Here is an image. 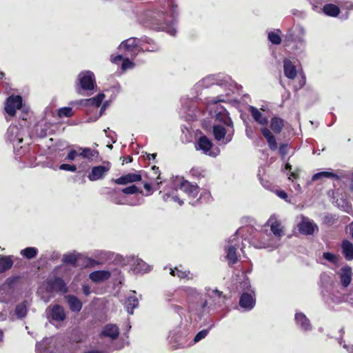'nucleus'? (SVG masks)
<instances>
[{
  "instance_id": "1",
  "label": "nucleus",
  "mask_w": 353,
  "mask_h": 353,
  "mask_svg": "<svg viewBox=\"0 0 353 353\" xmlns=\"http://www.w3.org/2000/svg\"><path fill=\"white\" fill-rule=\"evenodd\" d=\"M219 101L211 100L208 102L209 114L214 123L212 128L214 137L219 144L230 143L234 135L233 122L226 109L219 103Z\"/></svg>"
},
{
  "instance_id": "2",
  "label": "nucleus",
  "mask_w": 353,
  "mask_h": 353,
  "mask_svg": "<svg viewBox=\"0 0 353 353\" xmlns=\"http://www.w3.org/2000/svg\"><path fill=\"white\" fill-rule=\"evenodd\" d=\"M173 190L163 195V199L165 201H173L178 203L180 205L183 203L180 198L179 191L185 193L190 198L196 197L199 188L196 185L192 184L189 181L184 180L183 178L176 177L173 181Z\"/></svg>"
},
{
  "instance_id": "3",
  "label": "nucleus",
  "mask_w": 353,
  "mask_h": 353,
  "mask_svg": "<svg viewBox=\"0 0 353 353\" xmlns=\"http://www.w3.org/2000/svg\"><path fill=\"white\" fill-rule=\"evenodd\" d=\"M267 225L270 226L271 232L273 233L274 238L270 239L268 242L264 243L263 248H276L279 245V243L281 237L285 235L284 227L281 221L275 214H272L268 219Z\"/></svg>"
},
{
  "instance_id": "4",
  "label": "nucleus",
  "mask_w": 353,
  "mask_h": 353,
  "mask_svg": "<svg viewBox=\"0 0 353 353\" xmlns=\"http://www.w3.org/2000/svg\"><path fill=\"white\" fill-rule=\"evenodd\" d=\"M119 50L123 51L126 55L135 57L139 52H143V41L140 39L131 37L121 42Z\"/></svg>"
},
{
  "instance_id": "5",
  "label": "nucleus",
  "mask_w": 353,
  "mask_h": 353,
  "mask_svg": "<svg viewBox=\"0 0 353 353\" xmlns=\"http://www.w3.org/2000/svg\"><path fill=\"white\" fill-rule=\"evenodd\" d=\"M241 239L239 236V231L231 236L225 246L226 258L230 263L234 264L237 262L238 258L236 250L240 248Z\"/></svg>"
},
{
  "instance_id": "6",
  "label": "nucleus",
  "mask_w": 353,
  "mask_h": 353,
  "mask_svg": "<svg viewBox=\"0 0 353 353\" xmlns=\"http://www.w3.org/2000/svg\"><path fill=\"white\" fill-rule=\"evenodd\" d=\"M241 285L248 292H245L241 294L239 305L245 310H250L255 305L254 292L250 289L251 286L248 279L245 280Z\"/></svg>"
},
{
  "instance_id": "7",
  "label": "nucleus",
  "mask_w": 353,
  "mask_h": 353,
  "mask_svg": "<svg viewBox=\"0 0 353 353\" xmlns=\"http://www.w3.org/2000/svg\"><path fill=\"white\" fill-rule=\"evenodd\" d=\"M77 82V85L83 90H92L96 86L94 74L90 70L80 72Z\"/></svg>"
},
{
  "instance_id": "8",
  "label": "nucleus",
  "mask_w": 353,
  "mask_h": 353,
  "mask_svg": "<svg viewBox=\"0 0 353 353\" xmlns=\"http://www.w3.org/2000/svg\"><path fill=\"white\" fill-rule=\"evenodd\" d=\"M23 109L22 98L19 95H12L9 97L6 102L5 112L10 117H14L16 114L17 110Z\"/></svg>"
},
{
  "instance_id": "9",
  "label": "nucleus",
  "mask_w": 353,
  "mask_h": 353,
  "mask_svg": "<svg viewBox=\"0 0 353 353\" xmlns=\"http://www.w3.org/2000/svg\"><path fill=\"white\" fill-rule=\"evenodd\" d=\"M196 150H201L205 154L209 155L212 157H216L219 152V149L212 150V143L205 136H201L199 138L197 143L195 145Z\"/></svg>"
},
{
  "instance_id": "10",
  "label": "nucleus",
  "mask_w": 353,
  "mask_h": 353,
  "mask_svg": "<svg viewBox=\"0 0 353 353\" xmlns=\"http://www.w3.org/2000/svg\"><path fill=\"white\" fill-rule=\"evenodd\" d=\"M301 221L299 222L297 226L299 231L305 235H312L314 232L319 230L318 225L308 217L303 215L300 216Z\"/></svg>"
},
{
  "instance_id": "11",
  "label": "nucleus",
  "mask_w": 353,
  "mask_h": 353,
  "mask_svg": "<svg viewBox=\"0 0 353 353\" xmlns=\"http://www.w3.org/2000/svg\"><path fill=\"white\" fill-rule=\"evenodd\" d=\"M110 169V165L108 163L105 165L94 166L88 174L90 181H95L103 179Z\"/></svg>"
},
{
  "instance_id": "12",
  "label": "nucleus",
  "mask_w": 353,
  "mask_h": 353,
  "mask_svg": "<svg viewBox=\"0 0 353 353\" xmlns=\"http://www.w3.org/2000/svg\"><path fill=\"white\" fill-rule=\"evenodd\" d=\"M176 14V7L172 6L171 8V13L165 17L164 24L160 28L161 30L167 32L172 36H174L176 30L174 26L175 16Z\"/></svg>"
},
{
  "instance_id": "13",
  "label": "nucleus",
  "mask_w": 353,
  "mask_h": 353,
  "mask_svg": "<svg viewBox=\"0 0 353 353\" xmlns=\"http://www.w3.org/2000/svg\"><path fill=\"white\" fill-rule=\"evenodd\" d=\"M49 317L57 322H61L65 319V314L63 308L59 305H54L48 307Z\"/></svg>"
},
{
  "instance_id": "14",
  "label": "nucleus",
  "mask_w": 353,
  "mask_h": 353,
  "mask_svg": "<svg viewBox=\"0 0 353 353\" xmlns=\"http://www.w3.org/2000/svg\"><path fill=\"white\" fill-rule=\"evenodd\" d=\"M48 286L50 290L53 291L60 292L62 293H65L68 292V288L65 283L60 278L50 279L48 281Z\"/></svg>"
},
{
  "instance_id": "15",
  "label": "nucleus",
  "mask_w": 353,
  "mask_h": 353,
  "mask_svg": "<svg viewBox=\"0 0 353 353\" xmlns=\"http://www.w3.org/2000/svg\"><path fill=\"white\" fill-rule=\"evenodd\" d=\"M141 180V176L137 173H128L118 179H114V182L119 185H125L128 183L139 181Z\"/></svg>"
},
{
  "instance_id": "16",
  "label": "nucleus",
  "mask_w": 353,
  "mask_h": 353,
  "mask_svg": "<svg viewBox=\"0 0 353 353\" xmlns=\"http://www.w3.org/2000/svg\"><path fill=\"white\" fill-rule=\"evenodd\" d=\"M105 98L103 93L99 94L97 97L87 99H82L79 101L72 102V103H79L85 106H94L98 108L101 104V102Z\"/></svg>"
},
{
  "instance_id": "17",
  "label": "nucleus",
  "mask_w": 353,
  "mask_h": 353,
  "mask_svg": "<svg viewBox=\"0 0 353 353\" xmlns=\"http://www.w3.org/2000/svg\"><path fill=\"white\" fill-rule=\"evenodd\" d=\"M110 272L108 270L94 271L90 274L89 278L95 283H100L108 280L110 277Z\"/></svg>"
},
{
  "instance_id": "18",
  "label": "nucleus",
  "mask_w": 353,
  "mask_h": 353,
  "mask_svg": "<svg viewBox=\"0 0 353 353\" xmlns=\"http://www.w3.org/2000/svg\"><path fill=\"white\" fill-rule=\"evenodd\" d=\"M296 323L300 328L304 331H308L311 330V325L309 319L306 316L301 312L296 313L295 314Z\"/></svg>"
},
{
  "instance_id": "19",
  "label": "nucleus",
  "mask_w": 353,
  "mask_h": 353,
  "mask_svg": "<svg viewBox=\"0 0 353 353\" xmlns=\"http://www.w3.org/2000/svg\"><path fill=\"white\" fill-rule=\"evenodd\" d=\"M283 68L285 76L290 79H294L296 74V69L295 65L289 59H284L283 61Z\"/></svg>"
},
{
  "instance_id": "20",
  "label": "nucleus",
  "mask_w": 353,
  "mask_h": 353,
  "mask_svg": "<svg viewBox=\"0 0 353 353\" xmlns=\"http://www.w3.org/2000/svg\"><path fill=\"white\" fill-rule=\"evenodd\" d=\"M249 111L256 122L262 125H265L268 124V118L263 115L256 108L250 106L249 108Z\"/></svg>"
},
{
  "instance_id": "21",
  "label": "nucleus",
  "mask_w": 353,
  "mask_h": 353,
  "mask_svg": "<svg viewBox=\"0 0 353 353\" xmlns=\"http://www.w3.org/2000/svg\"><path fill=\"white\" fill-rule=\"evenodd\" d=\"M262 134L266 139L269 148L272 150L277 149V143L275 137L272 134L270 130L267 128H263L261 130Z\"/></svg>"
},
{
  "instance_id": "22",
  "label": "nucleus",
  "mask_w": 353,
  "mask_h": 353,
  "mask_svg": "<svg viewBox=\"0 0 353 353\" xmlns=\"http://www.w3.org/2000/svg\"><path fill=\"white\" fill-rule=\"evenodd\" d=\"M119 334V328L116 325L108 324L105 325L102 331V335L115 339L118 337Z\"/></svg>"
},
{
  "instance_id": "23",
  "label": "nucleus",
  "mask_w": 353,
  "mask_h": 353,
  "mask_svg": "<svg viewBox=\"0 0 353 353\" xmlns=\"http://www.w3.org/2000/svg\"><path fill=\"white\" fill-rule=\"evenodd\" d=\"M341 282L343 287H347L352 281V270L345 266L341 269Z\"/></svg>"
},
{
  "instance_id": "24",
  "label": "nucleus",
  "mask_w": 353,
  "mask_h": 353,
  "mask_svg": "<svg viewBox=\"0 0 353 353\" xmlns=\"http://www.w3.org/2000/svg\"><path fill=\"white\" fill-rule=\"evenodd\" d=\"M70 309L72 312H79L82 308V303L81 301L75 296L68 295L65 296Z\"/></svg>"
},
{
  "instance_id": "25",
  "label": "nucleus",
  "mask_w": 353,
  "mask_h": 353,
  "mask_svg": "<svg viewBox=\"0 0 353 353\" xmlns=\"http://www.w3.org/2000/svg\"><path fill=\"white\" fill-rule=\"evenodd\" d=\"M123 60V63L121 65V69L123 70H126L128 69H132L134 67V63L131 61L128 58L123 59L122 55H117L115 57H112V61L114 63H117L119 61Z\"/></svg>"
},
{
  "instance_id": "26",
  "label": "nucleus",
  "mask_w": 353,
  "mask_h": 353,
  "mask_svg": "<svg viewBox=\"0 0 353 353\" xmlns=\"http://www.w3.org/2000/svg\"><path fill=\"white\" fill-rule=\"evenodd\" d=\"M343 253L347 260L353 259V243L350 241L345 240L342 242Z\"/></svg>"
},
{
  "instance_id": "27",
  "label": "nucleus",
  "mask_w": 353,
  "mask_h": 353,
  "mask_svg": "<svg viewBox=\"0 0 353 353\" xmlns=\"http://www.w3.org/2000/svg\"><path fill=\"white\" fill-rule=\"evenodd\" d=\"M212 301L214 302V307H221L225 303V296H223L222 292L215 290H213L211 294Z\"/></svg>"
},
{
  "instance_id": "28",
  "label": "nucleus",
  "mask_w": 353,
  "mask_h": 353,
  "mask_svg": "<svg viewBox=\"0 0 353 353\" xmlns=\"http://www.w3.org/2000/svg\"><path fill=\"white\" fill-rule=\"evenodd\" d=\"M132 293L133 295L129 296L125 301L127 312L130 314H133V310L139 305V301L134 296L135 292H133Z\"/></svg>"
},
{
  "instance_id": "29",
  "label": "nucleus",
  "mask_w": 353,
  "mask_h": 353,
  "mask_svg": "<svg viewBox=\"0 0 353 353\" xmlns=\"http://www.w3.org/2000/svg\"><path fill=\"white\" fill-rule=\"evenodd\" d=\"M134 271L137 272H147L150 267L143 261L140 259H134Z\"/></svg>"
},
{
  "instance_id": "30",
  "label": "nucleus",
  "mask_w": 353,
  "mask_h": 353,
  "mask_svg": "<svg viewBox=\"0 0 353 353\" xmlns=\"http://www.w3.org/2000/svg\"><path fill=\"white\" fill-rule=\"evenodd\" d=\"M323 12L330 17H336L339 14V8L336 5L329 3L323 7Z\"/></svg>"
},
{
  "instance_id": "31",
  "label": "nucleus",
  "mask_w": 353,
  "mask_h": 353,
  "mask_svg": "<svg viewBox=\"0 0 353 353\" xmlns=\"http://www.w3.org/2000/svg\"><path fill=\"white\" fill-rule=\"evenodd\" d=\"M283 127V121L279 117H274L271 120L270 128L275 133H280Z\"/></svg>"
},
{
  "instance_id": "32",
  "label": "nucleus",
  "mask_w": 353,
  "mask_h": 353,
  "mask_svg": "<svg viewBox=\"0 0 353 353\" xmlns=\"http://www.w3.org/2000/svg\"><path fill=\"white\" fill-rule=\"evenodd\" d=\"M170 274L174 276H178L180 279H192V274L189 271H183L179 268L170 269Z\"/></svg>"
},
{
  "instance_id": "33",
  "label": "nucleus",
  "mask_w": 353,
  "mask_h": 353,
  "mask_svg": "<svg viewBox=\"0 0 353 353\" xmlns=\"http://www.w3.org/2000/svg\"><path fill=\"white\" fill-rule=\"evenodd\" d=\"M38 253V250L34 247H28L23 250H21L20 252L21 255L26 257L28 259H31L34 258Z\"/></svg>"
},
{
  "instance_id": "34",
  "label": "nucleus",
  "mask_w": 353,
  "mask_h": 353,
  "mask_svg": "<svg viewBox=\"0 0 353 353\" xmlns=\"http://www.w3.org/2000/svg\"><path fill=\"white\" fill-rule=\"evenodd\" d=\"M112 201L117 205H138L142 203V199H137L135 201H124L121 199H120L118 196H115L112 199Z\"/></svg>"
},
{
  "instance_id": "35",
  "label": "nucleus",
  "mask_w": 353,
  "mask_h": 353,
  "mask_svg": "<svg viewBox=\"0 0 353 353\" xmlns=\"http://www.w3.org/2000/svg\"><path fill=\"white\" fill-rule=\"evenodd\" d=\"M79 156L82 157L84 159H87L88 160H92V158L96 155L97 152L91 150L88 148H79Z\"/></svg>"
},
{
  "instance_id": "36",
  "label": "nucleus",
  "mask_w": 353,
  "mask_h": 353,
  "mask_svg": "<svg viewBox=\"0 0 353 353\" xmlns=\"http://www.w3.org/2000/svg\"><path fill=\"white\" fill-rule=\"evenodd\" d=\"M281 31L276 30V31H271L268 32V37L269 41L275 45H278L281 42V38L280 37Z\"/></svg>"
},
{
  "instance_id": "37",
  "label": "nucleus",
  "mask_w": 353,
  "mask_h": 353,
  "mask_svg": "<svg viewBox=\"0 0 353 353\" xmlns=\"http://www.w3.org/2000/svg\"><path fill=\"white\" fill-rule=\"evenodd\" d=\"M322 177L339 179V176L332 172L323 171L314 174L312 179V181H316Z\"/></svg>"
},
{
  "instance_id": "38",
  "label": "nucleus",
  "mask_w": 353,
  "mask_h": 353,
  "mask_svg": "<svg viewBox=\"0 0 353 353\" xmlns=\"http://www.w3.org/2000/svg\"><path fill=\"white\" fill-rule=\"evenodd\" d=\"M13 265V261L10 256H1V272L9 270Z\"/></svg>"
},
{
  "instance_id": "39",
  "label": "nucleus",
  "mask_w": 353,
  "mask_h": 353,
  "mask_svg": "<svg viewBox=\"0 0 353 353\" xmlns=\"http://www.w3.org/2000/svg\"><path fill=\"white\" fill-rule=\"evenodd\" d=\"M15 314L19 319L23 318L27 314V305L25 302L19 304L15 310Z\"/></svg>"
},
{
  "instance_id": "40",
  "label": "nucleus",
  "mask_w": 353,
  "mask_h": 353,
  "mask_svg": "<svg viewBox=\"0 0 353 353\" xmlns=\"http://www.w3.org/2000/svg\"><path fill=\"white\" fill-rule=\"evenodd\" d=\"M73 114L72 109L70 107H64L59 110V116L60 117H70Z\"/></svg>"
},
{
  "instance_id": "41",
  "label": "nucleus",
  "mask_w": 353,
  "mask_h": 353,
  "mask_svg": "<svg viewBox=\"0 0 353 353\" xmlns=\"http://www.w3.org/2000/svg\"><path fill=\"white\" fill-rule=\"evenodd\" d=\"M323 258L325 260L334 264H336L338 261V256L330 252H323Z\"/></svg>"
},
{
  "instance_id": "42",
  "label": "nucleus",
  "mask_w": 353,
  "mask_h": 353,
  "mask_svg": "<svg viewBox=\"0 0 353 353\" xmlns=\"http://www.w3.org/2000/svg\"><path fill=\"white\" fill-rule=\"evenodd\" d=\"M77 261V255L74 254H69L63 256V262L65 263L75 264Z\"/></svg>"
},
{
  "instance_id": "43",
  "label": "nucleus",
  "mask_w": 353,
  "mask_h": 353,
  "mask_svg": "<svg viewBox=\"0 0 353 353\" xmlns=\"http://www.w3.org/2000/svg\"><path fill=\"white\" fill-rule=\"evenodd\" d=\"M122 192L127 194H133L139 192V188L136 185H130L122 189Z\"/></svg>"
},
{
  "instance_id": "44",
  "label": "nucleus",
  "mask_w": 353,
  "mask_h": 353,
  "mask_svg": "<svg viewBox=\"0 0 353 353\" xmlns=\"http://www.w3.org/2000/svg\"><path fill=\"white\" fill-rule=\"evenodd\" d=\"M183 291L185 292L187 295L192 297L196 298L199 295L196 290L194 288L185 287L183 288Z\"/></svg>"
},
{
  "instance_id": "45",
  "label": "nucleus",
  "mask_w": 353,
  "mask_h": 353,
  "mask_svg": "<svg viewBox=\"0 0 353 353\" xmlns=\"http://www.w3.org/2000/svg\"><path fill=\"white\" fill-rule=\"evenodd\" d=\"M208 334V330H203L200 331L194 337V341L195 343L199 342L201 339H204Z\"/></svg>"
},
{
  "instance_id": "46",
  "label": "nucleus",
  "mask_w": 353,
  "mask_h": 353,
  "mask_svg": "<svg viewBox=\"0 0 353 353\" xmlns=\"http://www.w3.org/2000/svg\"><path fill=\"white\" fill-rule=\"evenodd\" d=\"M79 156V150H72L69 152L66 157V159L68 161H74L77 157Z\"/></svg>"
},
{
  "instance_id": "47",
  "label": "nucleus",
  "mask_w": 353,
  "mask_h": 353,
  "mask_svg": "<svg viewBox=\"0 0 353 353\" xmlns=\"http://www.w3.org/2000/svg\"><path fill=\"white\" fill-rule=\"evenodd\" d=\"M59 169L66 171L75 172L77 170V167L74 165L63 163L59 166Z\"/></svg>"
},
{
  "instance_id": "48",
  "label": "nucleus",
  "mask_w": 353,
  "mask_h": 353,
  "mask_svg": "<svg viewBox=\"0 0 353 353\" xmlns=\"http://www.w3.org/2000/svg\"><path fill=\"white\" fill-rule=\"evenodd\" d=\"M288 145L282 144L279 147V153L282 155V157L285 156L288 154Z\"/></svg>"
},
{
  "instance_id": "49",
  "label": "nucleus",
  "mask_w": 353,
  "mask_h": 353,
  "mask_svg": "<svg viewBox=\"0 0 353 353\" xmlns=\"http://www.w3.org/2000/svg\"><path fill=\"white\" fill-rule=\"evenodd\" d=\"M296 31H297V35H299V36H301V37H304L306 34L305 29L301 26H298L296 27Z\"/></svg>"
},
{
  "instance_id": "50",
  "label": "nucleus",
  "mask_w": 353,
  "mask_h": 353,
  "mask_svg": "<svg viewBox=\"0 0 353 353\" xmlns=\"http://www.w3.org/2000/svg\"><path fill=\"white\" fill-rule=\"evenodd\" d=\"M295 41L300 44L301 46H305V40L303 37L296 35L295 38Z\"/></svg>"
},
{
  "instance_id": "51",
  "label": "nucleus",
  "mask_w": 353,
  "mask_h": 353,
  "mask_svg": "<svg viewBox=\"0 0 353 353\" xmlns=\"http://www.w3.org/2000/svg\"><path fill=\"white\" fill-rule=\"evenodd\" d=\"M276 194L280 198L286 200L288 198V194L285 191L279 190L276 192Z\"/></svg>"
},
{
  "instance_id": "52",
  "label": "nucleus",
  "mask_w": 353,
  "mask_h": 353,
  "mask_svg": "<svg viewBox=\"0 0 353 353\" xmlns=\"http://www.w3.org/2000/svg\"><path fill=\"white\" fill-rule=\"evenodd\" d=\"M83 292L85 296L90 295L91 293L90 287L87 285H84L83 286Z\"/></svg>"
},
{
  "instance_id": "53",
  "label": "nucleus",
  "mask_w": 353,
  "mask_h": 353,
  "mask_svg": "<svg viewBox=\"0 0 353 353\" xmlns=\"http://www.w3.org/2000/svg\"><path fill=\"white\" fill-rule=\"evenodd\" d=\"M159 50V47L158 46H155V47H150V48H146L143 46V52L144 51H148V52H154V51H157Z\"/></svg>"
},
{
  "instance_id": "54",
  "label": "nucleus",
  "mask_w": 353,
  "mask_h": 353,
  "mask_svg": "<svg viewBox=\"0 0 353 353\" xmlns=\"http://www.w3.org/2000/svg\"><path fill=\"white\" fill-rule=\"evenodd\" d=\"M207 304H208L207 301H203V302L201 303V305H200V307H201V308H200V312H204L205 308V307L207 306Z\"/></svg>"
},
{
  "instance_id": "55",
  "label": "nucleus",
  "mask_w": 353,
  "mask_h": 353,
  "mask_svg": "<svg viewBox=\"0 0 353 353\" xmlns=\"http://www.w3.org/2000/svg\"><path fill=\"white\" fill-rule=\"evenodd\" d=\"M298 176H299L298 173L294 172H292L290 173V176H288V179H289L290 180H291V179H292V178L297 179V178H298Z\"/></svg>"
},
{
  "instance_id": "56",
  "label": "nucleus",
  "mask_w": 353,
  "mask_h": 353,
  "mask_svg": "<svg viewBox=\"0 0 353 353\" xmlns=\"http://www.w3.org/2000/svg\"><path fill=\"white\" fill-rule=\"evenodd\" d=\"M152 170L154 171V174H158V176H157V179H158L159 178V175H160L159 168H157L156 166H153L152 167Z\"/></svg>"
},
{
  "instance_id": "57",
  "label": "nucleus",
  "mask_w": 353,
  "mask_h": 353,
  "mask_svg": "<svg viewBox=\"0 0 353 353\" xmlns=\"http://www.w3.org/2000/svg\"><path fill=\"white\" fill-rule=\"evenodd\" d=\"M17 280V278H9L6 282L8 283L9 285H11L13 282H14Z\"/></svg>"
},
{
  "instance_id": "58",
  "label": "nucleus",
  "mask_w": 353,
  "mask_h": 353,
  "mask_svg": "<svg viewBox=\"0 0 353 353\" xmlns=\"http://www.w3.org/2000/svg\"><path fill=\"white\" fill-rule=\"evenodd\" d=\"M350 233L353 239V222H352L349 225Z\"/></svg>"
},
{
  "instance_id": "59",
  "label": "nucleus",
  "mask_w": 353,
  "mask_h": 353,
  "mask_svg": "<svg viewBox=\"0 0 353 353\" xmlns=\"http://www.w3.org/2000/svg\"><path fill=\"white\" fill-rule=\"evenodd\" d=\"M144 188L148 190V191H150L151 190V185L150 183H144Z\"/></svg>"
},
{
  "instance_id": "60",
  "label": "nucleus",
  "mask_w": 353,
  "mask_h": 353,
  "mask_svg": "<svg viewBox=\"0 0 353 353\" xmlns=\"http://www.w3.org/2000/svg\"><path fill=\"white\" fill-rule=\"evenodd\" d=\"M294 188L296 190H297L298 192H301V187L299 184L298 183H294Z\"/></svg>"
},
{
  "instance_id": "61",
  "label": "nucleus",
  "mask_w": 353,
  "mask_h": 353,
  "mask_svg": "<svg viewBox=\"0 0 353 353\" xmlns=\"http://www.w3.org/2000/svg\"><path fill=\"white\" fill-rule=\"evenodd\" d=\"M156 157L155 154H147V158L150 160L151 159H154Z\"/></svg>"
},
{
  "instance_id": "62",
  "label": "nucleus",
  "mask_w": 353,
  "mask_h": 353,
  "mask_svg": "<svg viewBox=\"0 0 353 353\" xmlns=\"http://www.w3.org/2000/svg\"><path fill=\"white\" fill-rule=\"evenodd\" d=\"M105 108H106V105L104 104L102 106V108H101L100 114H99V116L98 117H99L102 114V112L105 110Z\"/></svg>"
},
{
  "instance_id": "63",
  "label": "nucleus",
  "mask_w": 353,
  "mask_h": 353,
  "mask_svg": "<svg viewBox=\"0 0 353 353\" xmlns=\"http://www.w3.org/2000/svg\"><path fill=\"white\" fill-rule=\"evenodd\" d=\"M305 84V80L303 79L302 81H300V85H299V88H301L303 86V85Z\"/></svg>"
},
{
  "instance_id": "64",
  "label": "nucleus",
  "mask_w": 353,
  "mask_h": 353,
  "mask_svg": "<svg viewBox=\"0 0 353 353\" xmlns=\"http://www.w3.org/2000/svg\"><path fill=\"white\" fill-rule=\"evenodd\" d=\"M291 168H292V165H291L290 163H287V164L285 165V169H287V170H291Z\"/></svg>"
}]
</instances>
